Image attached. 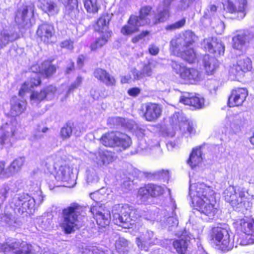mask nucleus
I'll return each instance as SVG.
<instances>
[{"instance_id": "obj_1", "label": "nucleus", "mask_w": 254, "mask_h": 254, "mask_svg": "<svg viewBox=\"0 0 254 254\" xmlns=\"http://www.w3.org/2000/svg\"><path fill=\"white\" fill-rule=\"evenodd\" d=\"M190 195L193 206L200 213L212 219L218 212L214 191L204 183L191 184L190 186Z\"/></svg>"}, {"instance_id": "obj_2", "label": "nucleus", "mask_w": 254, "mask_h": 254, "mask_svg": "<svg viewBox=\"0 0 254 254\" xmlns=\"http://www.w3.org/2000/svg\"><path fill=\"white\" fill-rule=\"evenodd\" d=\"M112 215L115 223L124 228H130L139 217L137 210L127 204L115 205Z\"/></svg>"}, {"instance_id": "obj_3", "label": "nucleus", "mask_w": 254, "mask_h": 254, "mask_svg": "<svg viewBox=\"0 0 254 254\" xmlns=\"http://www.w3.org/2000/svg\"><path fill=\"white\" fill-rule=\"evenodd\" d=\"M82 209L78 204L72 203L63 210L61 227L65 234L73 233L79 228V216Z\"/></svg>"}, {"instance_id": "obj_4", "label": "nucleus", "mask_w": 254, "mask_h": 254, "mask_svg": "<svg viewBox=\"0 0 254 254\" xmlns=\"http://www.w3.org/2000/svg\"><path fill=\"white\" fill-rule=\"evenodd\" d=\"M173 71L186 84H195L203 79L202 73L194 68L186 66L182 63L172 61L171 64Z\"/></svg>"}, {"instance_id": "obj_5", "label": "nucleus", "mask_w": 254, "mask_h": 254, "mask_svg": "<svg viewBox=\"0 0 254 254\" xmlns=\"http://www.w3.org/2000/svg\"><path fill=\"white\" fill-rule=\"evenodd\" d=\"M174 0H163V6L160 5L158 8V14H155L152 19L151 22L150 19L146 17L151 12V7L150 6H144L140 10V15L138 17L140 21L143 22V24L152 23L156 24L166 21L169 16V7L171 3Z\"/></svg>"}, {"instance_id": "obj_6", "label": "nucleus", "mask_w": 254, "mask_h": 254, "mask_svg": "<svg viewBox=\"0 0 254 254\" xmlns=\"http://www.w3.org/2000/svg\"><path fill=\"white\" fill-rule=\"evenodd\" d=\"M225 200L236 210L243 211L250 207V204L247 200L244 191H239L236 192L234 187L230 186L224 191Z\"/></svg>"}, {"instance_id": "obj_7", "label": "nucleus", "mask_w": 254, "mask_h": 254, "mask_svg": "<svg viewBox=\"0 0 254 254\" xmlns=\"http://www.w3.org/2000/svg\"><path fill=\"white\" fill-rule=\"evenodd\" d=\"M231 230L226 224L214 227L212 231V240L222 251H229L233 247L230 239Z\"/></svg>"}, {"instance_id": "obj_8", "label": "nucleus", "mask_w": 254, "mask_h": 254, "mask_svg": "<svg viewBox=\"0 0 254 254\" xmlns=\"http://www.w3.org/2000/svg\"><path fill=\"white\" fill-rule=\"evenodd\" d=\"M100 141L105 146L110 147L118 146L124 149L128 147L131 144V139L127 135L114 131L103 134L100 139Z\"/></svg>"}, {"instance_id": "obj_9", "label": "nucleus", "mask_w": 254, "mask_h": 254, "mask_svg": "<svg viewBox=\"0 0 254 254\" xmlns=\"http://www.w3.org/2000/svg\"><path fill=\"white\" fill-rule=\"evenodd\" d=\"M226 15L230 14L232 19H242L248 11L247 0H223Z\"/></svg>"}, {"instance_id": "obj_10", "label": "nucleus", "mask_w": 254, "mask_h": 254, "mask_svg": "<svg viewBox=\"0 0 254 254\" xmlns=\"http://www.w3.org/2000/svg\"><path fill=\"white\" fill-rule=\"evenodd\" d=\"M12 251L14 254H34L35 251L32 246L25 242L12 241L8 244L0 246V252L6 253Z\"/></svg>"}, {"instance_id": "obj_11", "label": "nucleus", "mask_w": 254, "mask_h": 254, "mask_svg": "<svg viewBox=\"0 0 254 254\" xmlns=\"http://www.w3.org/2000/svg\"><path fill=\"white\" fill-rule=\"evenodd\" d=\"M170 123L173 125H178L183 132H188L189 134H194L195 130L194 126L192 122L186 119L182 113L174 114L170 119Z\"/></svg>"}, {"instance_id": "obj_12", "label": "nucleus", "mask_w": 254, "mask_h": 254, "mask_svg": "<svg viewBox=\"0 0 254 254\" xmlns=\"http://www.w3.org/2000/svg\"><path fill=\"white\" fill-rule=\"evenodd\" d=\"M195 35L191 31H185L182 35L176 39H173L171 41V46L172 49L175 50H181L183 47H189L194 41Z\"/></svg>"}, {"instance_id": "obj_13", "label": "nucleus", "mask_w": 254, "mask_h": 254, "mask_svg": "<svg viewBox=\"0 0 254 254\" xmlns=\"http://www.w3.org/2000/svg\"><path fill=\"white\" fill-rule=\"evenodd\" d=\"M136 241L138 248L144 251H147L150 246L159 243V240L153 232L149 230L143 232L136 238Z\"/></svg>"}, {"instance_id": "obj_14", "label": "nucleus", "mask_w": 254, "mask_h": 254, "mask_svg": "<svg viewBox=\"0 0 254 254\" xmlns=\"http://www.w3.org/2000/svg\"><path fill=\"white\" fill-rule=\"evenodd\" d=\"M248 95V90L244 88L233 89L229 97L228 104L230 107L240 106L243 105Z\"/></svg>"}, {"instance_id": "obj_15", "label": "nucleus", "mask_w": 254, "mask_h": 254, "mask_svg": "<svg viewBox=\"0 0 254 254\" xmlns=\"http://www.w3.org/2000/svg\"><path fill=\"white\" fill-rule=\"evenodd\" d=\"M90 212L96 219L97 224L100 227H105L109 224L110 214L101 206L93 205L90 208Z\"/></svg>"}, {"instance_id": "obj_16", "label": "nucleus", "mask_w": 254, "mask_h": 254, "mask_svg": "<svg viewBox=\"0 0 254 254\" xmlns=\"http://www.w3.org/2000/svg\"><path fill=\"white\" fill-rule=\"evenodd\" d=\"M89 158L98 166L107 165L113 161L112 153L107 150H99L96 152H90Z\"/></svg>"}, {"instance_id": "obj_17", "label": "nucleus", "mask_w": 254, "mask_h": 254, "mask_svg": "<svg viewBox=\"0 0 254 254\" xmlns=\"http://www.w3.org/2000/svg\"><path fill=\"white\" fill-rule=\"evenodd\" d=\"M14 203L19 212L23 213L28 210L31 212L35 206V200L34 198L26 194L15 199Z\"/></svg>"}, {"instance_id": "obj_18", "label": "nucleus", "mask_w": 254, "mask_h": 254, "mask_svg": "<svg viewBox=\"0 0 254 254\" xmlns=\"http://www.w3.org/2000/svg\"><path fill=\"white\" fill-rule=\"evenodd\" d=\"M162 109L158 104L148 103L145 105L144 117L149 122L156 121L161 115Z\"/></svg>"}, {"instance_id": "obj_19", "label": "nucleus", "mask_w": 254, "mask_h": 254, "mask_svg": "<svg viewBox=\"0 0 254 254\" xmlns=\"http://www.w3.org/2000/svg\"><path fill=\"white\" fill-rule=\"evenodd\" d=\"M144 25L143 22L140 21L137 16L131 15L127 21V24L124 25L121 32L124 35H129L137 32L139 27Z\"/></svg>"}, {"instance_id": "obj_20", "label": "nucleus", "mask_w": 254, "mask_h": 254, "mask_svg": "<svg viewBox=\"0 0 254 254\" xmlns=\"http://www.w3.org/2000/svg\"><path fill=\"white\" fill-rule=\"evenodd\" d=\"M18 124L15 120L1 126L2 134L0 137V144L3 145L10 137L13 136L17 130Z\"/></svg>"}, {"instance_id": "obj_21", "label": "nucleus", "mask_w": 254, "mask_h": 254, "mask_svg": "<svg viewBox=\"0 0 254 254\" xmlns=\"http://www.w3.org/2000/svg\"><path fill=\"white\" fill-rule=\"evenodd\" d=\"M157 63L154 61H150L144 64L140 70L134 69L132 73L134 79L139 80L146 77L151 76L154 72V69L157 65Z\"/></svg>"}, {"instance_id": "obj_22", "label": "nucleus", "mask_w": 254, "mask_h": 254, "mask_svg": "<svg viewBox=\"0 0 254 254\" xmlns=\"http://www.w3.org/2000/svg\"><path fill=\"white\" fill-rule=\"evenodd\" d=\"M180 102L185 105H190L199 109L204 105V99L200 97L199 95H193L192 93H187L181 96Z\"/></svg>"}, {"instance_id": "obj_23", "label": "nucleus", "mask_w": 254, "mask_h": 254, "mask_svg": "<svg viewBox=\"0 0 254 254\" xmlns=\"http://www.w3.org/2000/svg\"><path fill=\"white\" fill-rule=\"evenodd\" d=\"M204 69L208 75H212L218 68L219 63L214 57L209 55H205L202 59Z\"/></svg>"}, {"instance_id": "obj_24", "label": "nucleus", "mask_w": 254, "mask_h": 254, "mask_svg": "<svg viewBox=\"0 0 254 254\" xmlns=\"http://www.w3.org/2000/svg\"><path fill=\"white\" fill-rule=\"evenodd\" d=\"M174 53L186 62L192 64L197 60V54L193 48L183 47L181 50H175L172 49Z\"/></svg>"}, {"instance_id": "obj_25", "label": "nucleus", "mask_w": 254, "mask_h": 254, "mask_svg": "<svg viewBox=\"0 0 254 254\" xmlns=\"http://www.w3.org/2000/svg\"><path fill=\"white\" fill-rule=\"evenodd\" d=\"M37 34L42 41L49 43L54 34V27L49 24H43L39 26Z\"/></svg>"}, {"instance_id": "obj_26", "label": "nucleus", "mask_w": 254, "mask_h": 254, "mask_svg": "<svg viewBox=\"0 0 254 254\" xmlns=\"http://www.w3.org/2000/svg\"><path fill=\"white\" fill-rule=\"evenodd\" d=\"M38 2L39 8L49 15H54L59 12V7L53 0H38Z\"/></svg>"}, {"instance_id": "obj_27", "label": "nucleus", "mask_w": 254, "mask_h": 254, "mask_svg": "<svg viewBox=\"0 0 254 254\" xmlns=\"http://www.w3.org/2000/svg\"><path fill=\"white\" fill-rule=\"evenodd\" d=\"M205 48L210 53H214L221 55L224 54V46L220 42H217L216 39L211 38L204 40Z\"/></svg>"}, {"instance_id": "obj_28", "label": "nucleus", "mask_w": 254, "mask_h": 254, "mask_svg": "<svg viewBox=\"0 0 254 254\" xmlns=\"http://www.w3.org/2000/svg\"><path fill=\"white\" fill-rule=\"evenodd\" d=\"M110 21V17L108 14L102 15L97 20L94 26L95 30L101 32L103 35H107L109 33L111 35V31L109 30L108 25Z\"/></svg>"}, {"instance_id": "obj_29", "label": "nucleus", "mask_w": 254, "mask_h": 254, "mask_svg": "<svg viewBox=\"0 0 254 254\" xmlns=\"http://www.w3.org/2000/svg\"><path fill=\"white\" fill-rule=\"evenodd\" d=\"M72 174V169L68 165H62L57 170L55 176L58 181L68 182Z\"/></svg>"}, {"instance_id": "obj_30", "label": "nucleus", "mask_w": 254, "mask_h": 254, "mask_svg": "<svg viewBox=\"0 0 254 254\" xmlns=\"http://www.w3.org/2000/svg\"><path fill=\"white\" fill-rule=\"evenodd\" d=\"M94 75L97 79L107 85L112 86L115 84L116 81L114 78L103 69L98 68L95 69Z\"/></svg>"}, {"instance_id": "obj_31", "label": "nucleus", "mask_w": 254, "mask_h": 254, "mask_svg": "<svg viewBox=\"0 0 254 254\" xmlns=\"http://www.w3.org/2000/svg\"><path fill=\"white\" fill-rule=\"evenodd\" d=\"M41 84V80L40 78V74L35 73L32 76L29 81L25 82L21 86L19 94L22 96L24 93L31 89L34 86H37Z\"/></svg>"}, {"instance_id": "obj_32", "label": "nucleus", "mask_w": 254, "mask_h": 254, "mask_svg": "<svg viewBox=\"0 0 254 254\" xmlns=\"http://www.w3.org/2000/svg\"><path fill=\"white\" fill-rule=\"evenodd\" d=\"M34 6L33 5H22L16 11L15 21L18 24H23L27 19V13L29 10L33 15Z\"/></svg>"}, {"instance_id": "obj_33", "label": "nucleus", "mask_w": 254, "mask_h": 254, "mask_svg": "<svg viewBox=\"0 0 254 254\" xmlns=\"http://www.w3.org/2000/svg\"><path fill=\"white\" fill-rule=\"evenodd\" d=\"M11 113L13 116H18L22 114L26 109V103L18 99L16 97H13L11 101Z\"/></svg>"}, {"instance_id": "obj_34", "label": "nucleus", "mask_w": 254, "mask_h": 254, "mask_svg": "<svg viewBox=\"0 0 254 254\" xmlns=\"http://www.w3.org/2000/svg\"><path fill=\"white\" fill-rule=\"evenodd\" d=\"M201 154L200 147L193 149L188 161V163L192 168L197 166L201 162Z\"/></svg>"}, {"instance_id": "obj_35", "label": "nucleus", "mask_w": 254, "mask_h": 254, "mask_svg": "<svg viewBox=\"0 0 254 254\" xmlns=\"http://www.w3.org/2000/svg\"><path fill=\"white\" fill-rule=\"evenodd\" d=\"M190 244V241L188 239L177 240L173 242V247L178 253L180 254H184L189 247Z\"/></svg>"}, {"instance_id": "obj_36", "label": "nucleus", "mask_w": 254, "mask_h": 254, "mask_svg": "<svg viewBox=\"0 0 254 254\" xmlns=\"http://www.w3.org/2000/svg\"><path fill=\"white\" fill-rule=\"evenodd\" d=\"M84 6L90 13H97L100 7L101 0H83Z\"/></svg>"}, {"instance_id": "obj_37", "label": "nucleus", "mask_w": 254, "mask_h": 254, "mask_svg": "<svg viewBox=\"0 0 254 254\" xmlns=\"http://www.w3.org/2000/svg\"><path fill=\"white\" fill-rule=\"evenodd\" d=\"M111 36V34H110L109 33H107V35H102L100 37L97 38L96 40L90 45L91 50L95 51L102 48L107 43L108 39Z\"/></svg>"}, {"instance_id": "obj_38", "label": "nucleus", "mask_w": 254, "mask_h": 254, "mask_svg": "<svg viewBox=\"0 0 254 254\" xmlns=\"http://www.w3.org/2000/svg\"><path fill=\"white\" fill-rule=\"evenodd\" d=\"M18 37L17 34H9L6 31H3L0 33V49L3 48L9 42H12L16 39Z\"/></svg>"}, {"instance_id": "obj_39", "label": "nucleus", "mask_w": 254, "mask_h": 254, "mask_svg": "<svg viewBox=\"0 0 254 254\" xmlns=\"http://www.w3.org/2000/svg\"><path fill=\"white\" fill-rule=\"evenodd\" d=\"M24 162V158L22 157L15 159L7 168L9 176L18 172L21 169Z\"/></svg>"}, {"instance_id": "obj_40", "label": "nucleus", "mask_w": 254, "mask_h": 254, "mask_svg": "<svg viewBox=\"0 0 254 254\" xmlns=\"http://www.w3.org/2000/svg\"><path fill=\"white\" fill-rule=\"evenodd\" d=\"M236 65L239 68V70H241L242 72H246L251 68V61L249 58L242 56L239 58Z\"/></svg>"}, {"instance_id": "obj_41", "label": "nucleus", "mask_w": 254, "mask_h": 254, "mask_svg": "<svg viewBox=\"0 0 254 254\" xmlns=\"http://www.w3.org/2000/svg\"><path fill=\"white\" fill-rule=\"evenodd\" d=\"M246 40V34L242 32L233 38V47L237 50H241L245 44Z\"/></svg>"}, {"instance_id": "obj_42", "label": "nucleus", "mask_w": 254, "mask_h": 254, "mask_svg": "<svg viewBox=\"0 0 254 254\" xmlns=\"http://www.w3.org/2000/svg\"><path fill=\"white\" fill-rule=\"evenodd\" d=\"M56 70L55 65L51 64L49 62H45L42 65L41 73L48 77L52 76Z\"/></svg>"}, {"instance_id": "obj_43", "label": "nucleus", "mask_w": 254, "mask_h": 254, "mask_svg": "<svg viewBox=\"0 0 254 254\" xmlns=\"http://www.w3.org/2000/svg\"><path fill=\"white\" fill-rule=\"evenodd\" d=\"M148 188L150 190V195L152 197H156L163 193L164 189L160 186L154 184H148Z\"/></svg>"}, {"instance_id": "obj_44", "label": "nucleus", "mask_w": 254, "mask_h": 254, "mask_svg": "<svg viewBox=\"0 0 254 254\" xmlns=\"http://www.w3.org/2000/svg\"><path fill=\"white\" fill-rule=\"evenodd\" d=\"M87 182L88 183H94L98 182L99 178L96 171L92 168L88 169L86 171Z\"/></svg>"}, {"instance_id": "obj_45", "label": "nucleus", "mask_w": 254, "mask_h": 254, "mask_svg": "<svg viewBox=\"0 0 254 254\" xmlns=\"http://www.w3.org/2000/svg\"><path fill=\"white\" fill-rule=\"evenodd\" d=\"M38 222L41 228L44 230L49 229L52 226V219L51 217L43 216L39 219Z\"/></svg>"}, {"instance_id": "obj_46", "label": "nucleus", "mask_w": 254, "mask_h": 254, "mask_svg": "<svg viewBox=\"0 0 254 254\" xmlns=\"http://www.w3.org/2000/svg\"><path fill=\"white\" fill-rule=\"evenodd\" d=\"M45 98H46V95L43 90L40 92H33L30 96V99L32 103H35L36 104H38Z\"/></svg>"}, {"instance_id": "obj_47", "label": "nucleus", "mask_w": 254, "mask_h": 254, "mask_svg": "<svg viewBox=\"0 0 254 254\" xmlns=\"http://www.w3.org/2000/svg\"><path fill=\"white\" fill-rule=\"evenodd\" d=\"M104 190V188H102L100 190L90 193V197L96 202V204L95 205L101 206L98 202L101 201L103 197V195L102 192Z\"/></svg>"}, {"instance_id": "obj_48", "label": "nucleus", "mask_w": 254, "mask_h": 254, "mask_svg": "<svg viewBox=\"0 0 254 254\" xmlns=\"http://www.w3.org/2000/svg\"><path fill=\"white\" fill-rule=\"evenodd\" d=\"M186 23V19L185 18L176 22L175 23L167 25L166 26L165 29L167 30L172 31L177 29L183 27Z\"/></svg>"}, {"instance_id": "obj_49", "label": "nucleus", "mask_w": 254, "mask_h": 254, "mask_svg": "<svg viewBox=\"0 0 254 254\" xmlns=\"http://www.w3.org/2000/svg\"><path fill=\"white\" fill-rule=\"evenodd\" d=\"M43 91L45 94L46 98L48 99H51L54 97L57 91V89L56 87L53 85H50L44 88Z\"/></svg>"}, {"instance_id": "obj_50", "label": "nucleus", "mask_w": 254, "mask_h": 254, "mask_svg": "<svg viewBox=\"0 0 254 254\" xmlns=\"http://www.w3.org/2000/svg\"><path fill=\"white\" fill-rule=\"evenodd\" d=\"M72 128L70 126H66L61 129V134L63 138H68L72 133Z\"/></svg>"}, {"instance_id": "obj_51", "label": "nucleus", "mask_w": 254, "mask_h": 254, "mask_svg": "<svg viewBox=\"0 0 254 254\" xmlns=\"http://www.w3.org/2000/svg\"><path fill=\"white\" fill-rule=\"evenodd\" d=\"M61 1L66 7L69 9H74L77 7V0H59Z\"/></svg>"}, {"instance_id": "obj_52", "label": "nucleus", "mask_w": 254, "mask_h": 254, "mask_svg": "<svg viewBox=\"0 0 254 254\" xmlns=\"http://www.w3.org/2000/svg\"><path fill=\"white\" fill-rule=\"evenodd\" d=\"M9 177L8 168H5V163L0 161V178H6Z\"/></svg>"}, {"instance_id": "obj_53", "label": "nucleus", "mask_w": 254, "mask_h": 254, "mask_svg": "<svg viewBox=\"0 0 254 254\" xmlns=\"http://www.w3.org/2000/svg\"><path fill=\"white\" fill-rule=\"evenodd\" d=\"M217 10V7L214 5H210L206 11L205 12L204 15L207 18H211L213 16H214Z\"/></svg>"}, {"instance_id": "obj_54", "label": "nucleus", "mask_w": 254, "mask_h": 254, "mask_svg": "<svg viewBox=\"0 0 254 254\" xmlns=\"http://www.w3.org/2000/svg\"><path fill=\"white\" fill-rule=\"evenodd\" d=\"M148 185L145 186L144 187L141 188L138 190V195L142 198H147L150 195V190L148 188Z\"/></svg>"}, {"instance_id": "obj_55", "label": "nucleus", "mask_w": 254, "mask_h": 254, "mask_svg": "<svg viewBox=\"0 0 254 254\" xmlns=\"http://www.w3.org/2000/svg\"><path fill=\"white\" fill-rule=\"evenodd\" d=\"M82 81V79L81 77H77L75 81L69 87L67 93L71 92L75 89L77 88L80 85Z\"/></svg>"}, {"instance_id": "obj_56", "label": "nucleus", "mask_w": 254, "mask_h": 254, "mask_svg": "<svg viewBox=\"0 0 254 254\" xmlns=\"http://www.w3.org/2000/svg\"><path fill=\"white\" fill-rule=\"evenodd\" d=\"M193 2L192 0H182L178 5V8L181 10H185L188 8Z\"/></svg>"}, {"instance_id": "obj_57", "label": "nucleus", "mask_w": 254, "mask_h": 254, "mask_svg": "<svg viewBox=\"0 0 254 254\" xmlns=\"http://www.w3.org/2000/svg\"><path fill=\"white\" fill-rule=\"evenodd\" d=\"M178 223V220L175 216L169 217L166 220V224L169 227L177 226Z\"/></svg>"}, {"instance_id": "obj_58", "label": "nucleus", "mask_w": 254, "mask_h": 254, "mask_svg": "<svg viewBox=\"0 0 254 254\" xmlns=\"http://www.w3.org/2000/svg\"><path fill=\"white\" fill-rule=\"evenodd\" d=\"M86 254H107L105 252L100 250L96 247H90Z\"/></svg>"}, {"instance_id": "obj_59", "label": "nucleus", "mask_w": 254, "mask_h": 254, "mask_svg": "<svg viewBox=\"0 0 254 254\" xmlns=\"http://www.w3.org/2000/svg\"><path fill=\"white\" fill-rule=\"evenodd\" d=\"M73 41L70 40H66L61 43V47L68 50H72L73 48Z\"/></svg>"}, {"instance_id": "obj_60", "label": "nucleus", "mask_w": 254, "mask_h": 254, "mask_svg": "<svg viewBox=\"0 0 254 254\" xmlns=\"http://www.w3.org/2000/svg\"><path fill=\"white\" fill-rule=\"evenodd\" d=\"M90 95L94 100H98L102 97L99 90L92 89L90 91Z\"/></svg>"}, {"instance_id": "obj_61", "label": "nucleus", "mask_w": 254, "mask_h": 254, "mask_svg": "<svg viewBox=\"0 0 254 254\" xmlns=\"http://www.w3.org/2000/svg\"><path fill=\"white\" fill-rule=\"evenodd\" d=\"M148 33L149 32L147 31H143L141 34L132 38V42L134 43L137 42L140 40L142 39L143 37L147 36L148 34Z\"/></svg>"}, {"instance_id": "obj_62", "label": "nucleus", "mask_w": 254, "mask_h": 254, "mask_svg": "<svg viewBox=\"0 0 254 254\" xmlns=\"http://www.w3.org/2000/svg\"><path fill=\"white\" fill-rule=\"evenodd\" d=\"M140 92V90L139 88L137 87H134L131 89H129L127 93L128 94L131 96H137Z\"/></svg>"}, {"instance_id": "obj_63", "label": "nucleus", "mask_w": 254, "mask_h": 254, "mask_svg": "<svg viewBox=\"0 0 254 254\" xmlns=\"http://www.w3.org/2000/svg\"><path fill=\"white\" fill-rule=\"evenodd\" d=\"M248 229L249 232H246V235L249 237V240H251L252 242H254V230H253V226L248 227Z\"/></svg>"}, {"instance_id": "obj_64", "label": "nucleus", "mask_w": 254, "mask_h": 254, "mask_svg": "<svg viewBox=\"0 0 254 254\" xmlns=\"http://www.w3.org/2000/svg\"><path fill=\"white\" fill-rule=\"evenodd\" d=\"M159 51V50L158 47L155 45H151L149 47V53L152 55L155 56L157 55Z\"/></svg>"}]
</instances>
